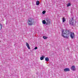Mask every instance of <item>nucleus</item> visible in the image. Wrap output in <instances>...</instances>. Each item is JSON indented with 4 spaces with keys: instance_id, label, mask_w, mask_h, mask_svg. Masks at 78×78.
<instances>
[{
    "instance_id": "f257e3e1",
    "label": "nucleus",
    "mask_w": 78,
    "mask_h": 78,
    "mask_svg": "<svg viewBox=\"0 0 78 78\" xmlns=\"http://www.w3.org/2000/svg\"><path fill=\"white\" fill-rule=\"evenodd\" d=\"M70 35V31L69 30H66L64 32V30H62V36L64 38H67L69 39V36Z\"/></svg>"
},
{
    "instance_id": "f03ea898",
    "label": "nucleus",
    "mask_w": 78,
    "mask_h": 78,
    "mask_svg": "<svg viewBox=\"0 0 78 78\" xmlns=\"http://www.w3.org/2000/svg\"><path fill=\"white\" fill-rule=\"evenodd\" d=\"M33 20L31 19V18H30L28 20V23L29 26L33 25Z\"/></svg>"
},
{
    "instance_id": "7ed1b4c3",
    "label": "nucleus",
    "mask_w": 78,
    "mask_h": 78,
    "mask_svg": "<svg viewBox=\"0 0 78 78\" xmlns=\"http://www.w3.org/2000/svg\"><path fill=\"white\" fill-rule=\"evenodd\" d=\"M46 20L47 22L46 23V25L49 24L51 23V20L48 18H46Z\"/></svg>"
},
{
    "instance_id": "20e7f679",
    "label": "nucleus",
    "mask_w": 78,
    "mask_h": 78,
    "mask_svg": "<svg viewBox=\"0 0 78 78\" xmlns=\"http://www.w3.org/2000/svg\"><path fill=\"white\" fill-rule=\"evenodd\" d=\"M73 22H74V20L73 18H72L70 20L69 23L70 25H73Z\"/></svg>"
},
{
    "instance_id": "39448f33",
    "label": "nucleus",
    "mask_w": 78,
    "mask_h": 78,
    "mask_svg": "<svg viewBox=\"0 0 78 78\" xmlns=\"http://www.w3.org/2000/svg\"><path fill=\"white\" fill-rule=\"evenodd\" d=\"M70 36L72 39H73L75 36V34L73 32H71L70 34Z\"/></svg>"
},
{
    "instance_id": "423d86ee",
    "label": "nucleus",
    "mask_w": 78,
    "mask_h": 78,
    "mask_svg": "<svg viewBox=\"0 0 78 78\" xmlns=\"http://www.w3.org/2000/svg\"><path fill=\"white\" fill-rule=\"evenodd\" d=\"M71 69L73 71H74L75 70V66H73L71 68Z\"/></svg>"
},
{
    "instance_id": "0eeeda50",
    "label": "nucleus",
    "mask_w": 78,
    "mask_h": 78,
    "mask_svg": "<svg viewBox=\"0 0 78 78\" xmlns=\"http://www.w3.org/2000/svg\"><path fill=\"white\" fill-rule=\"evenodd\" d=\"M64 72H69L70 71V69L69 68H66L64 69Z\"/></svg>"
},
{
    "instance_id": "6e6552de",
    "label": "nucleus",
    "mask_w": 78,
    "mask_h": 78,
    "mask_svg": "<svg viewBox=\"0 0 78 78\" xmlns=\"http://www.w3.org/2000/svg\"><path fill=\"white\" fill-rule=\"evenodd\" d=\"M26 45L28 49H30V46L29 45V44H28V43H26Z\"/></svg>"
},
{
    "instance_id": "1a4fd4ad",
    "label": "nucleus",
    "mask_w": 78,
    "mask_h": 78,
    "mask_svg": "<svg viewBox=\"0 0 78 78\" xmlns=\"http://www.w3.org/2000/svg\"><path fill=\"white\" fill-rule=\"evenodd\" d=\"M45 58V56L44 55H42V57H40L41 60H43L44 59V58Z\"/></svg>"
},
{
    "instance_id": "9d476101",
    "label": "nucleus",
    "mask_w": 78,
    "mask_h": 78,
    "mask_svg": "<svg viewBox=\"0 0 78 78\" xmlns=\"http://www.w3.org/2000/svg\"><path fill=\"white\" fill-rule=\"evenodd\" d=\"M40 4V2H39V1H37L36 2V5H39V4Z\"/></svg>"
},
{
    "instance_id": "9b49d317",
    "label": "nucleus",
    "mask_w": 78,
    "mask_h": 78,
    "mask_svg": "<svg viewBox=\"0 0 78 78\" xmlns=\"http://www.w3.org/2000/svg\"><path fill=\"white\" fill-rule=\"evenodd\" d=\"M45 60L46 61H49V59H48V58L46 57L45 58Z\"/></svg>"
},
{
    "instance_id": "f8f14e48",
    "label": "nucleus",
    "mask_w": 78,
    "mask_h": 78,
    "mask_svg": "<svg viewBox=\"0 0 78 78\" xmlns=\"http://www.w3.org/2000/svg\"><path fill=\"white\" fill-rule=\"evenodd\" d=\"M62 20V22L63 23L64 22H66V19H65V18H64V17L63 18Z\"/></svg>"
},
{
    "instance_id": "ddd939ff",
    "label": "nucleus",
    "mask_w": 78,
    "mask_h": 78,
    "mask_svg": "<svg viewBox=\"0 0 78 78\" xmlns=\"http://www.w3.org/2000/svg\"><path fill=\"white\" fill-rule=\"evenodd\" d=\"M42 23L43 24H46V21H45V20H43V21H42Z\"/></svg>"
},
{
    "instance_id": "4468645a",
    "label": "nucleus",
    "mask_w": 78,
    "mask_h": 78,
    "mask_svg": "<svg viewBox=\"0 0 78 78\" xmlns=\"http://www.w3.org/2000/svg\"><path fill=\"white\" fill-rule=\"evenodd\" d=\"M43 37L44 39H47L48 38V37H46V36H43Z\"/></svg>"
},
{
    "instance_id": "2eb2a0df",
    "label": "nucleus",
    "mask_w": 78,
    "mask_h": 78,
    "mask_svg": "<svg viewBox=\"0 0 78 78\" xmlns=\"http://www.w3.org/2000/svg\"><path fill=\"white\" fill-rule=\"evenodd\" d=\"M2 29V24H0V30H1Z\"/></svg>"
},
{
    "instance_id": "dca6fc26",
    "label": "nucleus",
    "mask_w": 78,
    "mask_h": 78,
    "mask_svg": "<svg viewBox=\"0 0 78 78\" xmlns=\"http://www.w3.org/2000/svg\"><path fill=\"white\" fill-rule=\"evenodd\" d=\"M45 12H46V11H43L42 13L43 14H44Z\"/></svg>"
},
{
    "instance_id": "f3484780",
    "label": "nucleus",
    "mask_w": 78,
    "mask_h": 78,
    "mask_svg": "<svg viewBox=\"0 0 78 78\" xmlns=\"http://www.w3.org/2000/svg\"><path fill=\"white\" fill-rule=\"evenodd\" d=\"M70 5H71L70 3H69L67 5V6H70Z\"/></svg>"
},
{
    "instance_id": "a211bd4d",
    "label": "nucleus",
    "mask_w": 78,
    "mask_h": 78,
    "mask_svg": "<svg viewBox=\"0 0 78 78\" xmlns=\"http://www.w3.org/2000/svg\"><path fill=\"white\" fill-rule=\"evenodd\" d=\"M35 50H36L37 49V47H35L34 48Z\"/></svg>"
},
{
    "instance_id": "6ab92c4d",
    "label": "nucleus",
    "mask_w": 78,
    "mask_h": 78,
    "mask_svg": "<svg viewBox=\"0 0 78 78\" xmlns=\"http://www.w3.org/2000/svg\"><path fill=\"white\" fill-rule=\"evenodd\" d=\"M0 24H1L0 23Z\"/></svg>"
}]
</instances>
